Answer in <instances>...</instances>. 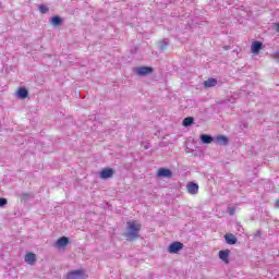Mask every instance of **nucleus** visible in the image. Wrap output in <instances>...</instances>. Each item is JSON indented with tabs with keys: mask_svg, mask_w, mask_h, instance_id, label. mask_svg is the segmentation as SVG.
I'll list each match as a JSON object with an SVG mask.
<instances>
[{
	"mask_svg": "<svg viewBox=\"0 0 279 279\" xmlns=\"http://www.w3.org/2000/svg\"><path fill=\"white\" fill-rule=\"evenodd\" d=\"M167 48V44H165V46H161V49H166Z\"/></svg>",
	"mask_w": 279,
	"mask_h": 279,
	"instance_id": "b1692460",
	"label": "nucleus"
},
{
	"mask_svg": "<svg viewBox=\"0 0 279 279\" xmlns=\"http://www.w3.org/2000/svg\"><path fill=\"white\" fill-rule=\"evenodd\" d=\"M225 241L228 243V245H235L236 236H234L232 233H228L225 235Z\"/></svg>",
	"mask_w": 279,
	"mask_h": 279,
	"instance_id": "f8f14e48",
	"label": "nucleus"
},
{
	"mask_svg": "<svg viewBox=\"0 0 279 279\" xmlns=\"http://www.w3.org/2000/svg\"><path fill=\"white\" fill-rule=\"evenodd\" d=\"M193 123H195V118H193V117H187V118H185V119L183 120L182 125H183L184 128H189L190 125H193Z\"/></svg>",
	"mask_w": 279,
	"mask_h": 279,
	"instance_id": "2eb2a0df",
	"label": "nucleus"
},
{
	"mask_svg": "<svg viewBox=\"0 0 279 279\" xmlns=\"http://www.w3.org/2000/svg\"><path fill=\"white\" fill-rule=\"evenodd\" d=\"M234 213H236V208L230 207L229 208V215H234Z\"/></svg>",
	"mask_w": 279,
	"mask_h": 279,
	"instance_id": "412c9836",
	"label": "nucleus"
},
{
	"mask_svg": "<svg viewBox=\"0 0 279 279\" xmlns=\"http://www.w3.org/2000/svg\"><path fill=\"white\" fill-rule=\"evenodd\" d=\"M16 95L20 99H27L29 97V92L25 87H19Z\"/></svg>",
	"mask_w": 279,
	"mask_h": 279,
	"instance_id": "1a4fd4ad",
	"label": "nucleus"
},
{
	"mask_svg": "<svg viewBox=\"0 0 279 279\" xmlns=\"http://www.w3.org/2000/svg\"><path fill=\"white\" fill-rule=\"evenodd\" d=\"M114 175V170L112 168H105L100 172L101 180H109Z\"/></svg>",
	"mask_w": 279,
	"mask_h": 279,
	"instance_id": "20e7f679",
	"label": "nucleus"
},
{
	"mask_svg": "<svg viewBox=\"0 0 279 279\" xmlns=\"http://www.w3.org/2000/svg\"><path fill=\"white\" fill-rule=\"evenodd\" d=\"M24 260L27 263V265H34L36 263V254L27 253L24 257Z\"/></svg>",
	"mask_w": 279,
	"mask_h": 279,
	"instance_id": "9d476101",
	"label": "nucleus"
},
{
	"mask_svg": "<svg viewBox=\"0 0 279 279\" xmlns=\"http://www.w3.org/2000/svg\"><path fill=\"white\" fill-rule=\"evenodd\" d=\"M216 141H217L218 145H228V137H226L223 135H218L216 137Z\"/></svg>",
	"mask_w": 279,
	"mask_h": 279,
	"instance_id": "f3484780",
	"label": "nucleus"
},
{
	"mask_svg": "<svg viewBox=\"0 0 279 279\" xmlns=\"http://www.w3.org/2000/svg\"><path fill=\"white\" fill-rule=\"evenodd\" d=\"M51 23H52V25L58 27L59 25L62 24V19H60V16H53Z\"/></svg>",
	"mask_w": 279,
	"mask_h": 279,
	"instance_id": "a211bd4d",
	"label": "nucleus"
},
{
	"mask_svg": "<svg viewBox=\"0 0 279 279\" xmlns=\"http://www.w3.org/2000/svg\"><path fill=\"white\" fill-rule=\"evenodd\" d=\"M7 204H8L7 198H0V208H3V206H5Z\"/></svg>",
	"mask_w": 279,
	"mask_h": 279,
	"instance_id": "aec40b11",
	"label": "nucleus"
},
{
	"mask_svg": "<svg viewBox=\"0 0 279 279\" xmlns=\"http://www.w3.org/2000/svg\"><path fill=\"white\" fill-rule=\"evenodd\" d=\"M276 207L279 208V201L276 202Z\"/></svg>",
	"mask_w": 279,
	"mask_h": 279,
	"instance_id": "5701e85b",
	"label": "nucleus"
},
{
	"mask_svg": "<svg viewBox=\"0 0 279 279\" xmlns=\"http://www.w3.org/2000/svg\"><path fill=\"white\" fill-rule=\"evenodd\" d=\"M184 244L182 242H173L169 245L168 252L169 254H178L180 250H183Z\"/></svg>",
	"mask_w": 279,
	"mask_h": 279,
	"instance_id": "7ed1b4c3",
	"label": "nucleus"
},
{
	"mask_svg": "<svg viewBox=\"0 0 279 279\" xmlns=\"http://www.w3.org/2000/svg\"><path fill=\"white\" fill-rule=\"evenodd\" d=\"M143 225L138 220H130L126 222V239L130 241H136L140 236Z\"/></svg>",
	"mask_w": 279,
	"mask_h": 279,
	"instance_id": "f257e3e1",
	"label": "nucleus"
},
{
	"mask_svg": "<svg viewBox=\"0 0 279 279\" xmlns=\"http://www.w3.org/2000/svg\"><path fill=\"white\" fill-rule=\"evenodd\" d=\"M205 88H213V86H217V78H208L204 82Z\"/></svg>",
	"mask_w": 279,
	"mask_h": 279,
	"instance_id": "4468645a",
	"label": "nucleus"
},
{
	"mask_svg": "<svg viewBox=\"0 0 279 279\" xmlns=\"http://www.w3.org/2000/svg\"><path fill=\"white\" fill-rule=\"evenodd\" d=\"M135 73L142 77H145V75H150V73H154V68L151 66L135 68Z\"/></svg>",
	"mask_w": 279,
	"mask_h": 279,
	"instance_id": "f03ea898",
	"label": "nucleus"
},
{
	"mask_svg": "<svg viewBox=\"0 0 279 279\" xmlns=\"http://www.w3.org/2000/svg\"><path fill=\"white\" fill-rule=\"evenodd\" d=\"M275 29H276V32H279V24L278 23L275 24Z\"/></svg>",
	"mask_w": 279,
	"mask_h": 279,
	"instance_id": "4be33fe9",
	"label": "nucleus"
},
{
	"mask_svg": "<svg viewBox=\"0 0 279 279\" xmlns=\"http://www.w3.org/2000/svg\"><path fill=\"white\" fill-rule=\"evenodd\" d=\"M219 258L226 263V265H230V250L220 251Z\"/></svg>",
	"mask_w": 279,
	"mask_h": 279,
	"instance_id": "0eeeda50",
	"label": "nucleus"
},
{
	"mask_svg": "<svg viewBox=\"0 0 279 279\" xmlns=\"http://www.w3.org/2000/svg\"><path fill=\"white\" fill-rule=\"evenodd\" d=\"M262 49H263V43H260V41H253L251 44V51H252V53L256 54Z\"/></svg>",
	"mask_w": 279,
	"mask_h": 279,
	"instance_id": "6e6552de",
	"label": "nucleus"
},
{
	"mask_svg": "<svg viewBox=\"0 0 279 279\" xmlns=\"http://www.w3.org/2000/svg\"><path fill=\"white\" fill-rule=\"evenodd\" d=\"M39 12H41V14H47L49 12V7H47L46 4H40Z\"/></svg>",
	"mask_w": 279,
	"mask_h": 279,
	"instance_id": "6ab92c4d",
	"label": "nucleus"
},
{
	"mask_svg": "<svg viewBox=\"0 0 279 279\" xmlns=\"http://www.w3.org/2000/svg\"><path fill=\"white\" fill-rule=\"evenodd\" d=\"M57 247H66L69 245V238L61 236L56 242Z\"/></svg>",
	"mask_w": 279,
	"mask_h": 279,
	"instance_id": "9b49d317",
	"label": "nucleus"
},
{
	"mask_svg": "<svg viewBox=\"0 0 279 279\" xmlns=\"http://www.w3.org/2000/svg\"><path fill=\"white\" fill-rule=\"evenodd\" d=\"M171 175H173V172L167 168H159L157 171V178H171Z\"/></svg>",
	"mask_w": 279,
	"mask_h": 279,
	"instance_id": "423d86ee",
	"label": "nucleus"
},
{
	"mask_svg": "<svg viewBox=\"0 0 279 279\" xmlns=\"http://www.w3.org/2000/svg\"><path fill=\"white\" fill-rule=\"evenodd\" d=\"M83 275H84V270L83 269L73 270V271H70L68 274V279H75V278H78V276H83Z\"/></svg>",
	"mask_w": 279,
	"mask_h": 279,
	"instance_id": "ddd939ff",
	"label": "nucleus"
},
{
	"mask_svg": "<svg viewBox=\"0 0 279 279\" xmlns=\"http://www.w3.org/2000/svg\"><path fill=\"white\" fill-rule=\"evenodd\" d=\"M201 141L206 145H210V143H213V137L210 135L203 134L201 135Z\"/></svg>",
	"mask_w": 279,
	"mask_h": 279,
	"instance_id": "dca6fc26",
	"label": "nucleus"
},
{
	"mask_svg": "<svg viewBox=\"0 0 279 279\" xmlns=\"http://www.w3.org/2000/svg\"><path fill=\"white\" fill-rule=\"evenodd\" d=\"M186 189L190 195H197L199 193V185L195 182H189Z\"/></svg>",
	"mask_w": 279,
	"mask_h": 279,
	"instance_id": "39448f33",
	"label": "nucleus"
}]
</instances>
